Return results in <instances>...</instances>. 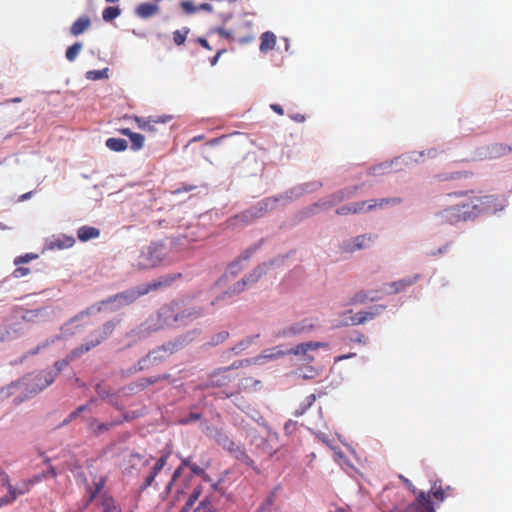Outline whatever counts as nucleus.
<instances>
[{
	"label": "nucleus",
	"mask_w": 512,
	"mask_h": 512,
	"mask_svg": "<svg viewBox=\"0 0 512 512\" xmlns=\"http://www.w3.org/2000/svg\"><path fill=\"white\" fill-rule=\"evenodd\" d=\"M258 385H260V381L256 380L252 377L242 378L238 384L239 390H249L254 389Z\"/></svg>",
	"instance_id": "nucleus-39"
},
{
	"label": "nucleus",
	"mask_w": 512,
	"mask_h": 512,
	"mask_svg": "<svg viewBox=\"0 0 512 512\" xmlns=\"http://www.w3.org/2000/svg\"><path fill=\"white\" fill-rule=\"evenodd\" d=\"M56 373L41 371L28 374L23 378V385L26 390L33 394L38 393L54 382Z\"/></svg>",
	"instance_id": "nucleus-6"
},
{
	"label": "nucleus",
	"mask_w": 512,
	"mask_h": 512,
	"mask_svg": "<svg viewBox=\"0 0 512 512\" xmlns=\"http://www.w3.org/2000/svg\"><path fill=\"white\" fill-rule=\"evenodd\" d=\"M259 337V335H255V336H247L246 338L242 339L237 345H235L233 347V351H235V353H240L242 351H244L245 349H247L251 344L252 342L257 339Z\"/></svg>",
	"instance_id": "nucleus-40"
},
{
	"label": "nucleus",
	"mask_w": 512,
	"mask_h": 512,
	"mask_svg": "<svg viewBox=\"0 0 512 512\" xmlns=\"http://www.w3.org/2000/svg\"><path fill=\"white\" fill-rule=\"evenodd\" d=\"M198 42H199V44H200L203 48H205V49H207V50H211V49H212V48L210 47V45H209V42H208L206 39H204V38H199V39H198Z\"/></svg>",
	"instance_id": "nucleus-64"
},
{
	"label": "nucleus",
	"mask_w": 512,
	"mask_h": 512,
	"mask_svg": "<svg viewBox=\"0 0 512 512\" xmlns=\"http://www.w3.org/2000/svg\"><path fill=\"white\" fill-rule=\"evenodd\" d=\"M182 470L183 468H181L180 466L173 472V475H172V478H171V481L169 483V486L172 485V483L174 481H176V479H178L180 476H181V473H182Z\"/></svg>",
	"instance_id": "nucleus-58"
},
{
	"label": "nucleus",
	"mask_w": 512,
	"mask_h": 512,
	"mask_svg": "<svg viewBox=\"0 0 512 512\" xmlns=\"http://www.w3.org/2000/svg\"><path fill=\"white\" fill-rule=\"evenodd\" d=\"M507 205V200L501 195L475 196V206L477 208V217L480 214H494L502 211Z\"/></svg>",
	"instance_id": "nucleus-5"
},
{
	"label": "nucleus",
	"mask_w": 512,
	"mask_h": 512,
	"mask_svg": "<svg viewBox=\"0 0 512 512\" xmlns=\"http://www.w3.org/2000/svg\"><path fill=\"white\" fill-rule=\"evenodd\" d=\"M209 467V462L206 463L205 467H200L199 465L192 463L190 470L193 474L201 476L204 474L205 468Z\"/></svg>",
	"instance_id": "nucleus-50"
},
{
	"label": "nucleus",
	"mask_w": 512,
	"mask_h": 512,
	"mask_svg": "<svg viewBox=\"0 0 512 512\" xmlns=\"http://www.w3.org/2000/svg\"><path fill=\"white\" fill-rule=\"evenodd\" d=\"M419 279V275L410 276L407 278L400 279L398 281H394L390 283L388 286L390 288L389 291H387L388 294H397L399 292L404 291L409 286H412L415 284Z\"/></svg>",
	"instance_id": "nucleus-22"
},
{
	"label": "nucleus",
	"mask_w": 512,
	"mask_h": 512,
	"mask_svg": "<svg viewBox=\"0 0 512 512\" xmlns=\"http://www.w3.org/2000/svg\"><path fill=\"white\" fill-rule=\"evenodd\" d=\"M86 409V406H80L78 407L75 411H73L70 415H69V419L65 421V423L71 421L72 419L76 418L78 416V414L81 412V411H84Z\"/></svg>",
	"instance_id": "nucleus-57"
},
{
	"label": "nucleus",
	"mask_w": 512,
	"mask_h": 512,
	"mask_svg": "<svg viewBox=\"0 0 512 512\" xmlns=\"http://www.w3.org/2000/svg\"><path fill=\"white\" fill-rule=\"evenodd\" d=\"M376 238V236L372 234H363L354 237L351 241L344 244L343 249L346 252H354L356 250H361L367 248Z\"/></svg>",
	"instance_id": "nucleus-17"
},
{
	"label": "nucleus",
	"mask_w": 512,
	"mask_h": 512,
	"mask_svg": "<svg viewBox=\"0 0 512 512\" xmlns=\"http://www.w3.org/2000/svg\"><path fill=\"white\" fill-rule=\"evenodd\" d=\"M266 265H259L256 267L250 274L243 277V280L246 282L247 286H252L255 284L260 277L265 273Z\"/></svg>",
	"instance_id": "nucleus-32"
},
{
	"label": "nucleus",
	"mask_w": 512,
	"mask_h": 512,
	"mask_svg": "<svg viewBox=\"0 0 512 512\" xmlns=\"http://www.w3.org/2000/svg\"><path fill=\"white\" fill-rule=\"evenodd\" d=\"M201 418V415L199 413H190L187 418H184L181 420L182 424H188L191 421H196Z\"/></svg>",
	"instance_id": "nucleus-55"
},
{
	"label": "nucleus",
	"mask_w": 512,
	"mask_h": 512,
	"mask_svg": "<svg viewBox=\"0 0 512 512\" xmlns=\"http://www.w3.org/2000/svg\"><path fill=\"white\" fill-rule=\"evenodd\" d=\"M400 479L402 480V482L405 484V486H406V487H407V488H408V489H409V490H410L414 495H416V496L418 495V493H419L420 491H418V490L416 489V487L413 485V483H412L409 479L405 478V477H404V476H402V475H400Z\"/></svg>",
	"instance_id": "nucleus-48"
},
{
	"label": "nucleus",
	"mask_w": 512,
	"mask_h": 512,
	"mask_svg": "<svg viewBox=\"0 0 512 512\" xmlns=\"http://www.w3.org/2000/svg\"><path fill=\"white\" fill-rule=\"evenodd\" d=\"M180 6L184 13L193 14L198 11V6H196L192 1L184 0L180 3Z\"/></svg>",
	"instance_id": "nucleus-44"
},
{
	"label": "nucleus",
	"mask_w": 512,
	"mask_h": 512,
	"mask_svg": "<svg viewBox=\"0 0 512 512\" xmlns=\"http://www.w3.org/2000/svg\"><path fill=\"white\" fill-rule=\"evenodd\" d=\"M30 273V269L26 267H21L20 265L13 271L12 275L15 278H21L27 276Z\"/></svg>",
	"instance_id": "nucleus-47"
},
{
	"label": "nucleus",
	"mask_w": 512,
	"mask_h": 512,
	"mask_svg": "<svg viewBox=\"0 0 512 512\" xmlns=\"http://www.w3.org/2000/svg\"><path fill=\"white\" fill-rule=\"evenodd\" d=\"M452 490L450 486L443 488L442 481L436 480L432 483L430 491L418 493L415 502L423 512H435V509L446 500Z\"/></svg>",
	"instance_id": "nucleus-3"
},
{
	"label": "nucleus",
	"mask_w": 512,
	"mask_h": 512,
	"mask_svg": "<svg viewBox=\"0 0 512 512\" xmlns=\"http://www.w3.org/2000/svg\"><path fill=\"white\" fill-rule=\"evenodd\" d=\"M37 258V255L36 254H33V253H27L25 255H21V256H18L14 259V264L16 266H19L23 263H27L29 262L30 260H33V259H36Z\"/></svg>",
	"instance_id": "nucleus-46"
},
{
	"label": "nucleus",
	"mask_w": 512,
	"mask_h": 512,
	"mask_svg": "<svg viewBox=\"0 0 512 512\" xmlns=\"http://www.w3.org/2000/svg\"><path fill=\"white\" fill-rule=\"evenodd\" d=\"M170 248L163 242H152L135 251L131 257L132 266L139 269H150L160 265L169 255Z\"/></svg>",
	"instance_id": "nucleus-2"
},
{
	"label": "nucleus",
	"mask_w": 512,
	"mask_h": 512,
	"mask_svg": "<svg viewBox=\"0 0 512 512\" xmlns=\"http://www.w3.org/2000/svg\"><path fill=\"white\" fill-rule=\"evenodd\" d=\"M105 144L109 150L114 152H123L128 147L127 141L122 138H108Z\"/></svg>",
	"instance_id": "nucleus-31"
},
{
	"label": "nucleus",
	"mask_w": 512,
	"mask_h": 512,
	"mask_svg": "<svg viewBox=\"0 0 512 512\" xmlns=\"http://www.w3.org/2000/svg\"><path fill=\"white\" fill-rule=\"evenodd\" d=\"M202 492L201 486H198L194 488L192 494L189 496L185 506L182 509V512H187L191 507L194 505V503L198 500L200 494Z\"/></svg>",
	"instance_id": "nucleus-42"
},
{
	"label": "nucleus",
	"mask_w": 512,
	"mask_h": 512,
	"mask_svg": "<svg viewBox=\"0 0 512 512\" xmlns=\"http://www.w3.org/2000/svg\"><path fill=\"white\" fill-rule=\"evenodd\" d=\"M119 321L112 320L104 323L101 331L96 332L94 335H91V338L83 343V350H87V352L99 345L106 337H108L115 329Z\"/></svg>",
	"instance_id": "nucleus-13"
},
{
	"label": "nucleus",
	"mask_w": 512,
	"mask_h": 512,
	"mask_svg": "<svg viewBox=\"0 0 512 512\" xmlns=\"http://www.w3.org/2000/svg\"><path fill=\"white\" fill-rule=\"evenodd\" d=\"M82 50V43L76 42L66 50V58L69 62H73L77 56L79 55L80 51Z\"/></svg>",
	"instance_id": "nucleus-36"
},
{
	"label": "nucleus",
	"mask_w": 512,
	"mask_h": 512,
	"mask_svg": "<svg viewBox=\"0 0 512 512\" xmlns=\"http://www.w3.org/2000/svg\"><path fill=\"white\" fill-rule=\"evenodd\" d=\"M232 369L230 367L218 369L212 372L208 378L207 386L209 387H225L235 377L232 376Z\"/></svg>",
	"instance_id": "nucleus-15"
},
{
	"label": "nucleus",
	"mask_w": 512,
	"mask_h": 512,
	"mask_svg": "<svg viewBox=\"0 0 512 512\" xmlns=\"http://www.w3.org/2000/svg\"><path fill=\"white\" fill-rule=\"evenodd\" d=\"M180 460H181V463L179 466L181 468H183V469L185 467L191 468V465H192L191 457H181Z\"/></svg>",
	"instance_id": "nucleus-56"
},
{
	"label": "nucleus",
	"mask_w": 512,
	"mask_h": 512,
	"mask_svg": "<svg viewBox=\"0 0 512 512\" xmlns=\"http://www.w3.org/2000/svg\"><path fill=\"white\" fill-rule=\"evenodd\" d=\"M296 430V422L288 420L284 425V431L286 434H292Z\"/></svg>",
	"instance_id": "nucleus-53"
},
{
	"label": "nucleus",
	"mask_w": 512,
	"mask_h": 512,
	"mask_svg": "<svg viewBox=\"0 0 512 512\" xmlns=\"http://www.w3.org/2000/svg\"><path fill=\"white\" fill-rule=\"evenodd\" d=\"M147 294V289H143V286H139L133 289H129L118 293L112 297H109L105 302L106 303H117V307H123L129 304H132L136 301L140 296Z\"/></svg>",
	"instance_id": "nucleus-11"
},
{
	"label": "nucleus",
	"mask_w": 512,
	"mask_h": 512,
	"mask_svg": "<svg viewBox=\"0 0 512 512\" xmlns=\"http://www.w3.org/2000/svg\"><path fill=\"white\" fill-rule=\"evenodd\" d=\"M175 305L178 307L177 314L179 324H186L189 321L199 318L203 314L201 307L190 305L183 301H175Z\"/></svg>",
	"instance_id": "nucleus-12"
},
{
	"label": "nucleus",
	"mask_w": 512,
	"mask_h": 512,
	"mask_svg": "<svg viewBox=\"0 0 512 512\" xmlns=\"http://www.w3.org/2000/svg\"><path fill=\"white\" fill-rule=\"evenodd\" d=\"M215 440L221 447L233 454L236 459L241 460L249 466L254 465V461L246 454L245 450L234 442L225 432L217 431Z\"/></svg>",
	"instance_id": "nucleus-7"
},
{
	"label": "nucleus",
	"mask_w": 512,
	"mask_h": 512,
	"mask_svg": "<svg viewBox=\"0 0 512 512\" xmlns=\"http://www.w3.org/2000/svg\"><path fill=\"white\" fill-rule=\"evenodd\" d=\"M9 481V475L0 466V485L5 487L7 484H9Z\"/></svg>",
	"instance_id": "nucleus-54"
},
{
	"label": "nucleus",
	"mask_w": 512,
	"mask_h": 512,
	"mask_svg": "<svg viewBox=\"0 0 512 512\" xmlns=\"http://www.w3.org/2000/svg\"><path fill=\"white\" fill-rule=\"evenodd\" d=\"M290 118L298 123L305 121V116L300 113L292 114V115H290Z\"/></svg>",
	"instance_id": "nucleus-60"
},
{
	"label": "nucleus",
	"mask_w": 512,
	"mask_h": 512,
	"mask_svg": "<svg viewBox=\"0 0 512 512\" xmlns=\"http://www.w3.org/2000/svg\"><path fill=\"white\" fill-rule=\"evenodd\" d=\"M177 309L178 307L175 305V302L163 305L158 310L157 322L155 324H149V328L158 330L166 326L179 324Z\"/></svg>",
	"instance_id": "nucleus-8"
},
{
	"label": "nucleus",
	"mask_w": 512,
	"mask_h": 512,
	"mask_svg": "<svg viewBox=\"0 0 512 512\" xmlns=\"http://www.w3.org/2000/svg\"><path fill=\"white\" fill-rule=\"evenodd\" d=\"M511 151V148L505 144H493L489 147V157L498 158L506 155Z\"/></svg>",
	"instance_id": "nucleus-34"
},
{
	"label": "nucleus",
	"mask_w": 512,
	"mask_h": 512,
	"mask_svg": "<svg viewBox=\"0 0 512 512\" xmlns=\"http://www.w3.org/2000/svg\"><path fill=\"white\" fill-rule=\"evenodd\" d=\"M190 29L184 27L181 30H175L173 32V41L177 46L183 45L186 41L187 35L189 34Z\"/></svg>",
	"instance_id": "nucleus-38"
},
{
	"label": "nucleus",
	"mask_w": 512,
	"mask_h": 512,
	"mask_svg": "<svg viewBox=\"0 0 512 512\" xmlns=\"http://www.w3.org/2000/svg\"><path fill=\"white\" fill-rule=\"evenodd\" d=\"M270 108L279 115L284 114V110L279 104H271Z\"/></svg>",
	"instance_id": "nucleus-61"
},
{
	"label": "nucleus",
	"mask_w": 512,
	"mask_h": 512,
	"mask_svg": "<svg viewBox=\"0 0 512 512\" xmlns=\"http://www.w3.org/2000/svg\"><path fill=\"white\" fill-rule=\"evenodd\" d=\"M316 401V395L310 394L308 395L298 406V408L294 411V416L300 417L302 416Z\"/></svg>",
	"instance_id": "nucleus-33"
},
{
	"label": "nucleus",
	"mask_w": 512,
	"mask_h": 512,
	"mask_svg": "<svg viewBox=\"0 0 512 512\" xmlns=\"http://www.w3.org/2000/svg\"><path fill=\"white\" fill-rule=\"evenodd\" d=\"M228 336H229V333L227 331H222L213 337V343L219 344V343L225 341L228 338Z\"/></svg>",
	"instance_id": "nucleus-51"
},
{
	"label": "nucleus",
	"mask_w": 512,
	"mask_h": 512,
	"mask_svg": "<svg viewBox=\"0 0 512 512\" xmlns=\"http://www.w3.org/2000/svg\"><path fill=\"white\" fill-rule=\"evenodd\" d=\"M95 488L90 492L89 501L96 500L98 509L101 512H112L117 508L116 502L110 495L99 494L105 485V479L100 477L95 483Z\"/></svg>",
	"instance_id": "nucleus-9"
},
{
	"label": "nucleus",
	"mask_w": 512,
	"mask_h": 512,
	"mask_svg": "<svg viewBox=\"0 0 512 512\" xmlns=\"http://www.w3.org/2000/svg\"><path fill=\"white\" fill-rule=\"evenodd\" d=\"M399 202H400V199H398V198H391V199L383 198L380 200H372L370 202L360 201V202H355V203H351V204L339 207L336 210V214L341 215V216H345V215H349V214H359V213L371 211L372 209H374L376 207H383L384 205H387L390 203L396 204Z\"/></svg>",
	"instance_id": "nucleus-4"
},
{
	"label": "nucleus",
	"mask_w": 512,
	"mask_h": 512,
	"mask_svg": "<svg viewBox=\"0 0 512 512\" xmlns=\"http://www.w3.org/2000/svg\"><path fill=\"white\" fill-rule=\"evenodd\" d=\"M86 77L90 80H100L107 77V69L88 71Z\"/></svg>",
	"instance_id": "nucleus-45"
},
{
	"label": "nucleus",
	"mask_w": 512,
	"mask_h": 512,
	"mask_svg": "<svg viewBox=\"0 0 512 512\" xmlns=\"http://www.w3.org/2000/svg\"><path fill=\"white\" fill-rule=\"evenodd\" d=\"M199 10H204V11H207V12H212L213 11V7L209 3H203V4H200L198 6V11Z\"/></svg>",
	"instance_id": "nucleus-62"
},
{
	"label": "nucleus",
	"mask_w": 512,
	"mask_h": 512,
	"mask_svg": "<svg viewBox=\"0 0 512 512\" xmlns=\"http://www.w3.org/2000/svg\"><path fill=\"white\" fill-rule=\"evenodd\" d=\"M50 344V342L47 340L45 343H43L42 345H39L37 346L34 350H31L28 352L29 355H35L37 354L42 348H45L47 347L48 345Z\"/></svg>",
	"instance_id": "nucleus-59"
},
{
	"label": "nucleus",
	"mask_w": 512,
	"mask_h": 512,
	"mask_svg": "<svg viewBox=\"0 0 512 512\" xmlns=\"http://www.w3.org/2000/svg\"><path fill=\"white\" fill-rule=\"evenodd\" d=\"M450 205L437 213L441 223L456 224L477 217L475 195L472 191L448 194Z\"/></svg>",
	"instance_id": "nucleus-1"
},
{
	"label": "nucleus",
	"mask_w": 512,
	"mask_h": 512,
	"mask_svg": "<svg viewBox=\"0 0 512 512\" xmlns=\"http://www.w3.org/2000/svg\"><path fill=\"white\" fill-rule=\"evenodd\" d=\"M180 277H181L180 273L168 274V275L161 276L158 279L153 280L152 282H150L148 284H144L142 286H143V289H147V293H149L150 291H154V290H158L160 288H165V287L170 286L174 281H176Z\"/></svg>",
	"instance_id": "nucleus-18"
},
{
	"label": "nucleus",
	"mask_w": 512,
	"mask_h": 512,
	"mask_svg": "<svg viewBox=\"0 0 512 512\" xmlns=\"http://www.w3.org/2000/svg\"><path fill=\"white\" fill-rule=\"evenodd\" d=\"M386 306L384 305H375L370 308L369 311H359L356 314H353L352 311H348L345 315H348L345 320V325H360L365 323L366 321L372 320L375 316L379 315Z\"/></svg>",
	"instance_id": "nucleus-10"
},
{
	"label": "nucleus",
	"mask_w": 512,
	"mask_h": 512,
	"mask_svg": "<svg viewBox=\"0 0 512 512\" xmlns=\"http://www.w3.org/2000/svg\"><path fill=\"white\" fill-rule=\"evenodd\" d=\"M130 141L131 149L133 151H138L144 147L145 138L140 133H134L133 135H131Z\"/></svg>",
	"instance_id": "nucleus-41"
},
{
	"label": "nucleus",
	"mask_w": 512,
	"mask_h": 512,
	"mask_svg": "<svg viewBox=\"0 0 512 512\" xmlns=\"http://www.w3.org/2000/svg\"><path fill=\"white\" fill-rule=\"evenodd\" d=\"M327 344L326 343H323V342H307V343H301L299 345H297L293 350H292V353L295 354V355H303L305 356V361L307 362H311L313 361V357L311 356H308L307 355V352L309 350H317L318 348H321V347H326Z\"/></svg>",
	"instance_id": "nucleus-21"
},
{
	"label": "nucleus",
	"mask_w": 512,
	"mask_h": 512,
	"mask_svg": "<svg viewBox=\"0 0 512 512\" xmlns=\"http://www.w3.org/2000/svg\"><path fill=\"white\" fill-rule=\"evenodd\" d=\"M380 298L381 296L378 291H359L351 297L350 304H364L368 301H376Z\"/></svg>",
	"instance_id": "nucleus-24"
},
{
	"label": "nucleus",
	"mask_w": 512,
	"mask_h": 512,
	"mask_svg": "<svg viewBox=\"0 0 512 512\" xmlns=\"http://www.w3.org/2000/svg\"><path fill=\"white\" fill-rule=\"evenodd\" d=\"M15 500L11 496V494L8 492L6 495H3L0 497V508H3L11 503H13Z\"/></svg>",
	"instance_id": "nucleus-49"
},
{
	"label": "nucleus",
	"mask_w": 512,
	"mask_h": 512,
	"mask_svg": "<svg viewBox=\"0 0 512 512\" xmlns=\"http://www.w3.org/2000/svg\"><path fill=\"white\" fill-rule=\"evenodd\" d=\"M274 204H276V200L266 199L258 203V205L251 210L243 212L240 217L247 221L256 217H261L265 212L268 211L269 206L272 207Z\"/></svg>",
	"instance_id": "nucleus-19"
},
{
	"label": "nucleus",
	"mask_w": 512,
	"mask_h": 512,
	"mask_svg": "<svg viewBox=\"0 0 512 512\" xmlns=\"http://www.w3.org/2000/svg\"><path fill=\"white\" fill-rule=\"evenodd\" d=\"M91 26V20L88 16L79 17L70 27V33L73 36H79Z\"/></svg>",
	"instance_id": "nucleus-27"
},
{
	"label": "nucleus",
	"mask_w": 512,
	"mask_h": 512,
	"mask_svg": "<svg viewBox=\"0 0 512 512\" xmlns=\"http://www.w3.org/2000/svg\"><path fill=\"white\" fill-rule=\"evenodd\" d=\"M152 457L146 458L145 456L139 453H131L129 455L128 463L132 468H136L138 466H146L149 464V461Z\"/></svg>",
	"instance_id": "nucleus-35"
},
{
	"label": "nucleus",
	"mask_w": 512,
	"mask_h": 512,
	"mask_svg": "<svg viewBox=\"0 0 512 512\" xmlns=\"http://www.w3.org/2000/svg\"><path fill=\"white\" fill-rule=\"evenodd\" d=\"M87 352V350H83V345L81 344L79 347L75 348L70 352V354L63 360L56 361L54 366L57 372H61L66 366L69 365L71 361L75 358L81 356L83 353Z\"/></svg>",
	"instance_id": "nucleus-28"
},
{
	"label": "nucleus",
	"mask_w": 512,
	"mask_h": 512,
	"mask_svg": "<svg viewBox=\"0 0 512 512\" xmlns=\"http://www.w3.org/2000/svg\"><path fill=\"white\" fill-rule=\"evenodd\" d=\"M134 120L138 128L148 132H156L155 125L167 123L171 120V116H149L148 118L135 116Z\"/></svg>",
	"instance_id": "nucleus-16"
},
{
	"label": "nucleus",
	"mask_w": 512,
	"mask_h": 512,
	"mask_svg": "<svg viewBox=\"0 0 512 512\" xmlns=\"http://www.w3.org/2000/svg\"><path fill=\"white\" fill-rule=\"evenodd\" d=\"M122 421H111L107 423H98L96 419H92L89 423V428L93 432L94 435L98 436L103 434L104 432H107L111 428L121 424Z\"/></svg>",
	"instance_id": "nucleus-25"
},
{
	"label": "nucleus",
	"mask_w": 512,
	"mask_h": 512,
	"mask_svg": "<svg viewBox=\"0 0 512 512\" xmlns=\"http://www.w3.org/2000/svg\"><path fill=\"white\" fill-rule=\"evenodd\" d=\"M120 13L121 10L118 7L109 6L103 10L102 17L104 21L109 22L117 18Z\"/></svg>",
	"instance_id": "nucleus-37"
},
{
	"label": "nucleus",
	"mask_w": 512,
	"mask_h": 512,
	"mask_svg": "<svg viewBox=\"0 0 512 512\" xmlns=\"http://www.w3.org/2000/svg\"><path fill=\"white\" fill-rule=\"evenodd\" d=\"M41 480L42 476H34L33 478L23 480L16 485H12L9 482V484H7L5 487L8 489L13 499L16 500L19 496L28 493L31 488Z\"/></svg>",
	"instance_id": "nucleus-14"
},
{
	"label": "nucleus",
	"mask_w": 512,
	"mask_h": 512,
	"mask_svg": "<svg viewBox=\"0 0 512 512\" xmlns=\"http://www.w3.org/2000/svg\"><path fill=\"white\" fill-rule=\"evenodd\" d=\"M100 231L99 229L91 226H82L77 231V236L79 240L85 242L90 239H95L99 237Z\"/></svg>",
	"instance_id": "nucleus-29"
},
{
	"label": "nucleus",
	"mask_w": 512,
	"mask_h": 512,
	"mask_svg": "<svg viewBox=\"0 0 512 512\" xmlns=\"http://www.w3.org/2000/svg\"><path fill=\"white\" fill-rule=\"evenodd\" d=\"M305 330H306V326L301 324V323L292 325L289 328V332L292 333V334H299V333L304 332Z\"/></svg>",
	"instance_id": "nucleus-52"
},
{
	"label": "nucleus",
	"mask_w": 512,
	"mask_h": 512,
	"mask_svg": "<svg viewBox=\"0 0 512 512\" xmlns=\"http://www.w3.org/2000/svg\"><path fill=\"white\" fill-rule=\"evenodd\" d=\"M261 43L259 46V50L261 53H267L274 49L276 45V36L271 31H266L262 33L261 37Z\"/></svg>",
	"instance_id": "nucleus-26"
},
{
	"label": "nucleus",
	"mask_w": 512,
	"mask_h": 512,
	"mask_svg": "<svg viewBox=\"0 0 512 512\" xmlns=\"http://www.w3.org/2000/svg\"><path fill=\"white\" fill-rule=\"evenodd\" d=\"M159 6L153 3H141L135 8V14L142 19L155 16L159 12Z\"/></svg>",
	"instance_id": "nucleus-23"
},
{
	"label": "nucleus",
	"mask_w": 512,
	"mask_h": 512,
	"mask_svg": "<svg viewBox=\"0 0 512 512\" xmlns=\"http://www.w3.org/2000/svg\"><path fill=\"white\" fill-rule=\"evenodd\" d=\"M247 284L246 282L243 280V278L236 282L233 286H231L228 290H226L219 298H217L216 300H224L226 298H231L235 295H238L240 294L241 292H243L246 288H247Z\"/></svg>",
	"instance_id": "nucleus-30"
},
{
	"label": "nucleus",
	"mask_w": 512,
	"mask_h": 512,
	"mask_svg": "<svg viewBox=\"0 0 512 512\" xmlns=\"http://www.w3.org/2000/svg\"><path fill=\"white\" fill-rule=\"evenodd\" d=\"M171 452L167 451L156 461L155 465L153 466L152 470L150 471L149 475L145 478L142 489H146L149 486L152 485V483L155 480V477L158 475V473L164 468V466L167 463V460L170 456Z\"/></svg>",
	"instance_id": "nucleus-20"
},
{
	"label": "nucleus",
	"mask_w": 512,
	"mask_h": 512,
	"mask_svg": "<svg viewBox=\"0 0 512 512\" xmlns=\"http://www.w3.org/2000/svg\"><path fill=\"white\" fill-rule=\"evenodd\" d=\"M276 498V490L271 492V494L265 499L262 506L260 507V512L269 511L273 508V504Z\"/></svg>",
	"instance_id": "nucleus-43"
},
{
	"label": "nucleus",
	"mask_w": 512,
	"mask_h": 512,
	"mask_svg": "<svg viewBox=\"0 0 512 512\" xmlns=\"http://www.w3.org/2000/svg\"><path fill=\"white\" fill-rule=\"evenodd\" d=\"M196 187L193 186V185H186V186H183L181 188H178L175 193H181V192H189V191H192L193 189H195Z\"/></svg>",
	"instance_id": "nucleus-63"
}]
</instances>
